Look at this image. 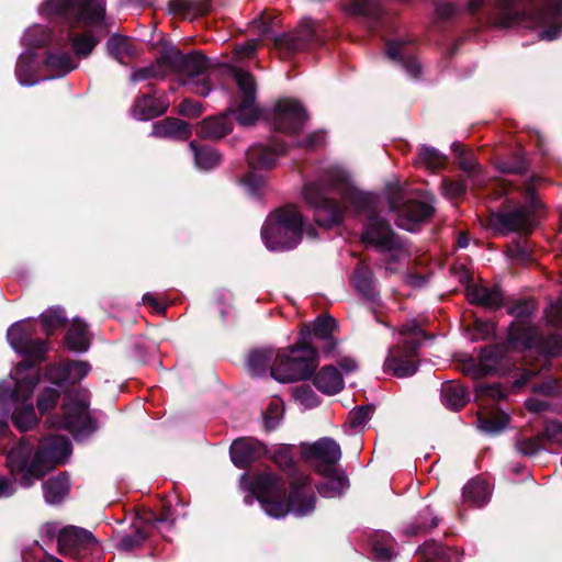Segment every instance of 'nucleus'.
Returning <instances> with one entry per match:
<instances>
[{"label":"nucleus","instance_id":"nucleus-1","mask_svg":"<svg viewBox=\"0 0 562 562\" xmlns=\"http://www.w3.org/2000/svg\"><path fill=\"white\" fill-rule=\"evenodd\" d=\"M347 171L338 166L327 168L318 181L306 182L302 190L304 201L315 211L316 222L326 227L341 223L345 209L368 213L361 240L381 252H391L396 260L405 257L398 236L378 213L376 195L359 191L349 183Z\"/></svg>","mask_w":562,"mask_h":562},{"label":"nucleus","instance_id":"nucleus-39","mask_svg":"<svg viewBox=\"0 0 562 562\" xmlns=\"http://www.w3.org/2000/svg\"><path fill=\"white\" fill-rule=\"evenodd\" d=\"M66 344L69 349L83 352L89 347L87 325L80 319H74L67 334Z\"/></svg>","mask_w":562,"mask_h":562},{"label":"nucleus","instance_id":"nucleus-16","mask_svg":"<svg viewBox=\"0 0 562 562\" xmlns=\"http://www.w3.org/2000/svg\"><path fill=\"white\" fill-rule=\"evenodd\" d=\"M255 24L260 26V35L262 38H271L279 47H285L290 50H299L313 42L315 36L314 24L311 20H303L299 27L291 34H274L271 25L262 20H256Z\"/></svg>","mask_w":562,"mask_h":562},{"label":"nucleus","instance_id":"nucleus-23","mask_svg":"<svg viewBox=\"0 0 562 562\" xmlns=\"http://www.w3.org/2000/svg\"><path fill=\"white\" fill-rule=\"evenodd\" d=\"M285 153L284 146L273 140L270 144H255L246 153L249 166L254 169H263L273 166L280 155Z\"/></svg>","mask_w":562,"mask_h":562},{"label":"nucleus","instance_id":"nucleus-5","mask_svg":"<svg viewBox=\"0 0 562 562\" xmlns=\"http://www.w3.org/2000/svg\"><path fill=\"white\" fill-rule=\"evenodd\" d=\"M14 389L8 382H0V414H11L13 425L20 431H26L37 424L32 395L38 382L37 372L27 362L19 363L11 372Z\"/></svg>","mask_w":562,"mask_h":562},{"label":"nucleus","instance_id":"nucleus-3","mask_svg":"<svg viewBox=\"0 0 562 562\" xmlns=\"http://www.w3.org/2000/svg\"><path fill=\"white\" fill-rule=\"evenodd\" d=\"M285 483L276 474L265 472L258 475L245 496V503L258 501L270 517L280 519L289 513L297 517L311 514L315 508V496L307 476L301 475L293 483L289 501L284 502Z\"/></svg>","mask_w":562,"mask_h":562},{"label":"nucleus","instance_id":"nucleus-32","mask_svg":"<svg viewBox=\"0 0 562 562\" xmlns=\"http://www.w3.org/2000/svg\"><path fill=\"white\" fill-rule=\"evenodd\" d=\"M167 110L165 101L156 100L145 94L137 99L133 105V115L139 121H148L164 114Z\"/></svg>","mask_w":562,"mask_h":562},{"label":"nucleus","instance_id":"nucleus-18","mask_svg":"<svg viewBox=\"0 0 562 562\" xmlns=\"http://www.w3.org/2000/svg\"><path fill=\"white\" fill-rule=\"evenodd\" d=\"M336 328V321L330 317H318L312 326H305L300 333V339L306 345H312L329 355L336 348V339L333 331Z\"/></svg>","mask_w":562,"mask_h":562},{"label":"nucleus","instance_id":"nucleus-10","mask_svg":"<svg viewBox=\"0 0 562 562\" xmlns=\"http://www.w3.org/2000/svg\"><path fill=\"white\" fill-rule=\"evenodd\" d=\"M165 59L169 70L177 71L183 85L191 86L194 93L206 97L212 90V85L205 72L209 69V61L205 56L199 53L183 55L178 48L169 46L165 48Z\"/></svg>","mask_w":562,"mask_h":562},{"label":"nucleus","instance_id":"nucleus-55","mask_svg":"<svg viewBox=\"0 0 562 562\" xmlns=\"http://www.w3.org/2000/svg\"><path fill=\"white\" fill-rule=\"evenodd\" d=\"M295 400L304 407L312 408L318 405L317 395L308 387L301 386L294 391Z\"/></svg>","mask_w":562,"mask_h":562},{"label":"nucleus","instance_id":"nucleus-14","mask_svg":"<svg viewBox=\"0 0 562 562\" xmlns=\"http://www.w3.org/2000/svg\"><path fill=\"white\" fill-rule=\"evenodd\" d=\"M233 77L238 87L239 100L236 101V108L231 109V111L235 114L236 121L240 125H252L259 115L256 103L255 78L250 72L239 68L233 70Z\"/></svg>","mask_w":562,"mask_h":562},{"label":"nucleus","instance_id":"nucleus-25","mask_svg":"<svg viewBox=\"0 0 562 562\" xmlns=\"http://www.w3.org/2000/svg\"><path fill=\"white\" fill-rule=\"evenodd\" d=\"M91 367L86 361H69L50 368L49 378L59 386L61 383H77L88 375Z\"/></svg>","mask_w":562,"mask_h":562},{"label":"nucleus","instance_id":"nucleus-48","mask_svg":"<svg viewBox=\"0 0 562 562\" xmlns=\"http://www.w3.org/2000/svg\"><path fill=\"white\" fill-rule=\"evenodd\" d=\"M438 526V518L434 516L432 510L426 507L418 514L416 522L406 528L405 532L408 536L417 535L420 531L431 529Z\"/></svg>","mask_w":562,"mask_h":562},{"label":"nucleus","instance_id":"nucleus-43","mask_svg":"<svg viewBox=\"0 0 562 562\" xmlns=\"http://www.w3.org/2000/svg\"><path fill=\"white\" fill-rule=\"evenodd\" d=\"M345 10L355 15L378 18L380 13L379 0H344Z\"/></svg>","mask_w":562,"mask_h":562},{"label":"nucleus","instance_id":"nucleus-2","mask_svg":"<svg viewBox=\"0 0 562 562\" xmlns=\"http://www.w3.org/2000/svg\"><path fill=\"white\" fill-rule=\"evenodd\" d=\"M486 10L487 20L497 27H510L526 23L528 27H547L539 32V38L557 40L562 29L557 19L562 13V0H547L537 3L536 0H469L468 11L475 13Z\"/></svg>","mask_w":562,"mask_h":562},{"label":"nucleus","instance_id":"nucleus-4","mask_svg":"<svg viewBox=\"0 0 562 562\" xmlns=\"http://www.w3.org/2000/svg\"><path fill=\"white\" fill-rule=\"evenodd\" d=\"M70 453L71 443L64 436L44 439L37 450L23 439L8 452L7 464L11 474L20 476L21 483L30 487L55 464L65 463Z\"/></svg>","mask_w":562,"mask_h":562},{"label":"nucleus","instance_id":"nucleus-52","mask_svg":"<svg viewBox=\"0 0 562 562\" xmlns=\"http://www.w3.org/2000/svg\"><path fill=\"white\" fill-rule=\"evenodd\" d=\"M390 541H393V538L386 533H383L381 539L373 541V552L378 562H390L393 559L394 552L389 547Z\"/></svg>","mask_w":562,"mask_h":562},{"label":"nucleus","instance_id":"nucleus-50","mask_svg":"<svg viewBox=\"0 0 562 562\" xmlns=\"http://www.w3.org/2000/svg\"><path fill=\"white\" fill-rule=\"evenodd\" d=\"M515 449L525 457H533L542 450V437L519 436L515 440Z\"/></svg>","mask_w":562,"mask_h":562},{"label":"nucleus","instance_id":"nucleus-44","mask_svg":"<svg viewBox=\"0 0 562 562\" xmlns=\"http://www.w3.org/2000/svg\"><path fill=\"white\" fill-rule=\"evenodd\" d=\"M477 423L481 431L487 435H497L508 426L509 416L505 412H497L480 417Z\"/></svg>","mask_w":562,"mask_h":562},{"label":"nucleus","instance_id":"nucleus-20","mask_svg":"<svg viewBox=\"0 0 562 562\" xmlns=\"http://www.w3.org/2000/svg\"><path fill=\"white\" fill-rule=\"evenodd\" d=\"M57 542L61 553H69L80 548L93 549L98 546L97 539L89 530L75 526L60 529L57 533Z\"/></svg>","mask_w":562,"mask_h":562},{"label":"nucleus","instance_id":"nucleus-63","mask_svg":"<svg viewBox=\"0 0 562 562\" xmlns=\"http://www.w3.org/2000/svg\"><path fill=\"white\" fill-rule=\"evenodd\" d=\"M442 192L447 198L454 199L465 192V186L459 181L445 180L442 182Z\"/></svg>","mask_w":562,"mask_h":562},{"label":"nucleus","instance_id":"nucleus-33","mask_svg":"<svg viewBox=\"0 0 562 562\" xmlns=\"http://www.w3.org/2000/svg\"><path fill=\"white\" fill-rule=\"evenodd\" d=\"M491 496V488L486 481L473 479L463 487L462 499L464 503L481 507L485 505Z\"/></svg>","mask_w":562,"mask_h":562},{"label":"nucleus","instance_id":"nucleus-64","mask_svg":"<svg viewBox=\"0 0 562 562\" xmlns=\"http://www.w3.org/2000/svg\"><path fill=\"white\" fill-rule=\"evenodd\" d=\"M451 147H452V150L457 155H459V157H460V162L459 164H460L461 169L467 171L470 175H473L476 171V169H477L476 162L474 160H472V159H469V158L464 157V153L461 149V145L460 144L452 143Z\"/></svg>","mask_w":562,"mask_h":562},{"label":"nucleus","instance_id":"nucleus-13","mask_svg":"<svg viewBox=\"0 0 562 562\" xmlns=\"http://www.w3.org/2000/svg\"><path fill=\"white\" fill-rule=\"evenodd\" d=\"M535 177L525 187L526 204L513 211L496 214L492 218L493 225L502 232H530L536 226V212L542 206L541 202L535 195L532 182Z\"/></svg>","mask_w":562,"mask_h":562},{"label":"nucleus","instance_id":"nucleus-57","mask_svg":"<svg viewBox=\"0 0 562 562\" xmlns=\"http://www.w3.org/2000/svg\"><path fill=\"white\" fill-rule=\"evenodd\" d=\"M256 20H257V19H255V20L252 21V23H251V27L254 29V31H255V32H256V34L258 35V38H252V40H250V41L246 42L245 44H241V45L237 46V47H236V49H235V52H236V54H237V55H243V56H246V57L251 56V55L256 52V49H257V47H258V42H259L260 40H263V38L261 37V35L259 34V33H260V26H259V24H255V21H256Z\"/></svg>","mask_w":562,"mask_h":562},{"label":"nucleus","instance_id":"nucleus-61","mask_svg":"<svg viewBox=\"0 0 562 562\" xmlns=\"http://www.w3.org/2000/svg\"><path fill=\"white\" fill-rule=\"evenodd\" d=\"M145 539L146 535L140 530H136L133 535L123 537L119 542V548L123 551H128L139 546Z\"/></svg>","mask_w":562,"mask_h":562},{"label":"nucleus","instance_id":"nucleus-8","mask_svg":"<svg viewBox=\"0 0 562 562\" xmlns=\"http://www.w3.org/2000/svg\"><path fill=\"white\" fill-rule=\"evenodd\" d=\"M38 11L42 15H57L71 29L97 26L105 19V0H46Z\"/></svg>","mask_w":562,"mask_h":562},{"label":"nucleus","instance_id":"nucleus-6","mask_svg":"<svg viewBox=\"0 0 562 562\" xmlns=\"http://www.w3.org/2000/svg\"><path fill=\"white\" fill-rule=\"evenodd\" d=\"M303 218L293 205L270 213L261 229V238L269 250L283 251L294 248L301 240Z\"/></svg>","mask_w":562,"mask_h":562},{"label":"nucleus","instance_id":"nucleus-60","mask_svg":"<svg viewBox=\"0 0 562 562\" xmlns=\"http://www.w3.org/2000/svg\"><path fill=\"white\" fill-rule=\"evenodd\" d=\"M273 459L276 463L284 470L291 469L293 465V457L290 447L282 446L278 448L273 454Z\"/></svg>","mask_w":562,"mask_h":562},{"label":"nucleus","instance_id":"nucleus-38","mask_svg":"<svg viewBox=\"0 0 562 562\" xmlns=\"http://www.w3.org/2000/svg\"><path fill=\"white\" fill-rule=\"evenodd\" d=\"M353 285L358 293L367 301L374 302L378 297L372 272L366 267H359L355 271Z\"/></svg>","mask_w":562,"mask_h":562},{"label":"nucleus","instance_id":"nucleus-22","mask_svg":"<svg viewBox=\"0 0 562 562\" xmlns=\"http://www.w3.org/2000/svg\"><path fill=\"white\" fill-rule=\"evenodd\" d=\"M265 452L262 445L254 438H239L229 449L231 460L237 468H246Z\"/></svg>","mask_w":562,"mask_h":562},{"label":"nucleus","instance_id":"nucleus-28","mask_svg":"<svg viewBox=\"0 0 562 562\" xmlns=\"http://www.w3.org/2000/svg\"><path fill=\"white\" fill-rule=\"evenodd\" d=\"M38 67L36 54L33 49L25 48L18 58L15 76L21 86L30 87L37 83L35 74Z\"/></svg>","mask_w":562,"mask_h":562},{"label":"nucleus","instance_id":"nucleus-24","mask_svg":"<svg viewBox=\"0 0 562 562\" xmlns=\"http://www.w3.org/2000/svg\"><path fill=\"white\" fill-rule=\"evenodd\" d=\"M507 339L513 348L521 350L532 349L539 345L537 329L525 319H518L510 325Z\"/></svg>","mask_w":562,"mask_h":562},{"label":"nucleus","instance_id":"nucleus-30","mask_svg":"<svg viewBox=\"0 0 562 562\" xmlns=\"http://www.w3.org/2000/svg\"><path fill=\"white\" fill-rule=\"evenodd\" d=\"M467 296L471 303L480 304L488 308L501 306L503 295L497 288H488L482 284H474L467 289Z\"/></svg>","mask_w":562,"mask_h":562},{"label":"nucleus","instance_id":"nucleus-46","mask_svg":"<svg viewBox=\"0 0 562 562\" xmlns=\"http://www.w3.org/2000/svg\"><path fill=\"white\" fill-rule=\"evenodd\" d=\"M50 37L52 34L47 27L35 24L24 32L22 44L25 45L26 48L32 49L33 47L46 45L50 41Z\"/></svg>","mask_w":562,"mask_h":562},{"label":"nucleus","instance_id":"nucleus-19","mask_svg":"<svg viewBox=\"0 0 562 562\" xmlns=\"http://www.w3.org/2000/svg\"><path fill=\"white\" fill-rule=\"evenodd\" d=\"M304 456L311 460L316 470L327 474L333 465L339 462L341 450L339 445L329 437H324L304 450Z\"/></svg>","mask_w":562,"mask_h":562},{"label":"nucleus","instance_id":"nucleus-62","mask_svg":"<svg viewBox=\"0 0 562 562\" xmlns=\"http://www.w3.org/2000/svg\"><path fill=\"white\" fill-rule=\"evenodd\" d=\"M544 316L552 326L560 325L562 322V300L550 304L544 311Z\"/></svg>","mask_w":562,"mask_h":562},{"label":"nucleus","instance_id":"nucleus-26","mask_svg":"<svg viewBox=\"0 0 562 562\" xmlns=\"http://www.w3.org/2000/svg\"><path fill=\"white\" fill-rule=\"evenodd\" d=\"M314 386L326 395H334L344 389V378L333 366L323 367L313 379Z\"/></svg>","mask_w":562,"mask_h":562},{"label":"nucleus","instance_id":"nucleus-58","mask_svg":"<svg viewBox=\"0 0 562 562\" xmlns=\"http://www.w3.org/2000/svg\"><path fill=\"white\" fill-rule=\"evenodd\" d=\"M540 437L551 442L562 443V424L555 420L548 422Z\"/></svg>","mask_w":562,"mask_h":562},{"label":"nucleus","instance_id":"nucleus-34","mask_svg":"<svg viewBox=\"0 0 562 562\" xmlns=\"http://www.w3.org/2000/svg\"><path fill=\"white\" fill-rule=\"evenodd\" d=\"M67 40L70 41L71 48L78 58H87L100 42V36L91 30L79 34L69 31Z\"/></svg>","mask_w":562,"mask_h":562},{"label":"nucleus","instance_id":"nucleus-59","mask_svg":"<svg viewBox=\"0 0 562 562\" xmlns=\"http://www.w3.org/2000/svg\"><path fill=\"white\" fill-rule=\"evenodd\" d=\"M243 183L251 196H258L265 187V179L261 176L248 175L243 179Z\"/></svg>","mask_w":562,"mask_h":562},{"label":"nucleus","instance_id":"nucleus-41","mask_svg":"<svg viewBox=\"0 0 562 562\" xmlns=\"http://www.w3.org/2000/svg\"><path fill=\"white\" fill-rule=\"evenodd\" d=\"M505 347L503 346H491L482 350L480 357V366L486 373L495 372L498 373L503 369Z\"/></svg>","mask_w":562,"mask_h":562},{"label":"nucleus","instance_id":"nucleus-47","mask_svg":"<svg viewBox=\"0 0 562 562\" xmlns=\"http://www.w3.org/2000/svg\"><path fill=\"white\" fill-rule=\"evenodd\" d=\"M446 156L434 147L423 145L419 148L417 165H424L426 168L435 170L443 166Z\"/></svg>","mask_w":562,"mask_h":562},{"label":"nucleus","instance_id":"nucleus-11","mask_svg":"<svg viewBox=\"0 0 562 562\" xmlns=\"http://www.w3.org/2000/svg\"><path fill=\"white\" fill-rule=\"evenodd\" d=\"M385 201L389 211L396 215V225L408 232L415 231L434 212L430 200L426 198L423 200L408 199L397 184L387 187Z\"/></svg>","mask_w":562,"mask_h":562},{"label":"nucleus","instance_id":"nucleus-56","mask_svg":"<svg viewBox=\"0 0 562 562\" xmlns=\"http://www.w3.org/2000/svg\"><path fill=\"white\" fill-rule=\"evenodd\" d=\"M282 412L283 408L279 402L276 401L269 405L265 415V424L268 429H274L279 425Z\"/></svg>","mask_w":562,"mask_h":562},{"label":"nucleus","instance_id":"nucleus-45","mask_svg":"<svg viewBox=\"0 0 562 562\" xmlns=\"http://www.w3.org/2000/svg\"><path fill=\"white\" fill-rule=\"evenodd\" d=\"M349 487V482L344 473H339L317 486L318 493L328 498L340 496Z\"/></svg>","mask_w":562,"mask_h":562},{"label":"nucleus","instance_id":"nucleus-9","mask_svg":"<svg viewBox=\"0 0 562 562\" xmlns=\"http://www.w3.org/2000/svg\"><path fill=\"white\" fill-rule=\"evenodd\" d=\"M317 367V351L312 345L299 341L288 351L277 355L271 367V376L281 383L308 379Z\"/></svg>","mask_w":562,"mask_h":562},{"label":"nucleus","instance_id":"nucleus-53","mask_svg":"<svg viewBox=\"0 0 562 562\" xmlns=\"http://www.w3.org/2000/svg\"><path fill=\"white\" fill-rule=\"evenodd\" d=\"M59 397V391L57 387H47L44 390V392L41 394V396L37 400V408L38 411L44 414L48 412L50 408H53Z\"/></svg>","mask_w":562,"mask_h":562},{"label":"nucleus","instance_id":"nucleus-21","mask_svg":"<svg viewBox=\"0 0 562 562\" xmlns=\"http://www.w3.org/2000/svg\"><path fill=\"white\" fill-rule=\"evenodd\" d=\"M386 56L403 69L412 78H417L420 74V65L417 59L414 57L413 52L411 50L408 43L404 40H393L386 43L385 48Z\"/></svg>","mask_w":562,"mask_h":562},{"label":"nucleus","instance_id":"nucleus-35","mask_svg":"<svg viewBox=\"0 0 562 562\" xmlns=\"http://www.w3.org/2000/svg\"><path fill=\"white\" fill-rule=\"evenodd\" d=\"M70 483L66 474H60L43 483V493L48 504L60 503L69 493Z\"/></svg>","mask_w":562,"mask_h":562},{"label":"nucleus","instance_id":"nucleus-36","mask_svg":"<svg viewBox=\"0 0 562 562\" xmlns=\"http://www.w3.org/2000/svg\"><path fill=\"white\" fill-rule=\"evenodd\" d=\"M232 131V122L226 114L210 117L202 121L199 125L198 133L206 138L224 137Z\"/></svg>","mask_w":562,"mask_h":562},{"label":"nucleus","instance_id":"nucleus-15","mask_svg":"<svg viewBox=\"0 0 562 562\" xmlns=\"http://www.w3.org/2000/svg\"><path fill=\"white\" fill-rule=\"evenodd\" d=\"M35 326L31 322H16L7 331V339L11 348L18 353L42 359L47 350L46 342L34 339Z\"/></svg>","mask_w":562,"mask_h":562},{"label":"nucleus","instance_id":"nucleus-29","mask_svg":"<svg viewBox=\"0 0 562 562\" xmlns=\"http://www.w3.org/2000/svg\"><path fill=\"white\" fill-rule=\"evenodd\" d=\"M108 54L121 65H126L127 59L137 57V50L132 38L120 34H113L106 42Z\"/></svg>","mask_w":562,"mask_h":562},{"label":"nucleus","instance_id":"nucleus-49","mask_svg":"<svg viewBox=\"0 0 562 562\" xmlns=\"http://www.w3.org/2000/svg\"><path fill=\"white\" fill-rule=\"evenodd\" d=\"M271 356L270 350L251 351L247 359V366L251 374L257 376L262 374L271 360Z\"/></svg>","mask_w":562,"mask_h":562},{"label":"nucleus","instance_id":"nucleus-7","mask_svg":"<svg viewBox=\"0 0 562 562\" xmlns=\"http://www.w3.org/2000/svg\"><path fill=\"white\" fill-rule=\"evenodd\" d=\"M398 335V345L389 350L383 369L397 378H406L417 371V350L425 338V333L422 325L412 319L402 325Z\"/></svg>","mask_w":562,"mask_h":562},{"label":"nucleus","instance_id":"nucleus-42","mask_svg":"<svg viewBox=\"0 0 562 562\" xmlns=\"http://www.w3.org/2000/svg\"><path fill=\"white\" fill-rule=\"evenodd\" d=\"M190 148L194 154L195 166L201 170H211L221 164L220 153L211 147L198 148L195 144L190 143Z\"/></svg>","mask_w":562,"mask_h":562},{"label":"nucleus","instance_id":"nucleus-27","mask_svg":"<svg viewBox=\"0 0 562 562\" xmlns=\"http://www.w3.org/2000/svg\"><path fill=\"white\" fill-rule=\"evenodd\" d=\"M46 69L50 72L47 79L64 77L78 67L75 58L63 49L49 52L44 63Z\"/></svg>","mask_w":562,"mask_h":562},{"label":"nucleus","instance_id":"nucleus-54","mask_svg":"<svg viewBox=\"0 0 562 562\" xmlns=\"http://www.w3.org/2000/svg\"><path fill=\"white\" fill-rule=\"evenodd\" d=\"M372 413L371 406H360L348 415V423L351 428L357 429L368 423Z\"/></svg>","mask_w":562,"mask_h":562},{"label":"nucleus","instance_id":"nucleus-40","mask_svg":"<svg viewBox=\"0 0 562 562\" xmlns=\"http://www.w3.org/2000/svg\"><path fill=\"white\" fill-rule=\"evenodd\" d=\"M469 401V395L463 386L459 384L447 383L441 387L442 404L453 411L463 407Z\"/></svg>","mask_w":562,"mask_h":562},{"label":"nucleus","instance_id":"nucleus-12","mask_svg":"<svg viewBox=\"0 0 562 562\" xmlns=\"http://www.w3.org/2000/svg\"><path fill=\"white\" fill-rule=\"evenodd\" d=\"M89 393L85 390L67 394L64 404V418L50 419L52 426L65 428L75 437H83L94 430L89 416Z\"/></svg>","mask_w":562,"mask_h":562},{"label":"nucleus","instance_id":"nucleus-37","mask_svg":"<svg viewBox=\"0 0 562 562\" xmlns=\"http://www.w3.org/2000/svg\"><path fill=\"white\" fill-rule=\"evenodd\" d=\"M169 71V65L167 59H165L164 50L161 56L151 65L134 69L131 74V81L138 83L149 79L165 78Z\"/></svg>","mask_w":562,"mask_h":562},{"label":"nucleus","instance_id":"nucleus-17","mask_svg":"<svg viewBox=\"0 0 562 562\" xmlns=\"http://www.w3.org/2000/svg\"><path fill=\"white\" fill-rule=\"evenodd\" d=\"M306 120L307 115L301 104L290 99L279 101L271 113L273 127L286 134L299 133Z\"/></svg>","mask_w":562,"mask_h":562},{"label":"nucleus","instance_id":"nucleus-51","mask_svg":"<svg viewBox=\"0 0 562 562\" xmlns=\"http://www.w3.org/2000/svg\"><path fill=\"white\" fill-rule=\"evenodd\" d=\"M65 319V312L59 307H50L41 314V322L43 324L44 331L47 335L61 326Z\"/></svg>","mask_w":562,"mask_h":562},{"label":"nucleus","instance_id":"nucleus-31","mask_svg":"<svg viewBox=\"0 0 562 562\" xmlns=\"http://www.w3.org/2000/svg\"><path fill=\"white\" fill-rule=\"evenodd\" d=\"M189 125L179 119H166L153 124L151 135L156 137L184 139L190 136Z\"/></svg>","mask_w":562,"mask_h":562}]
</instances>
